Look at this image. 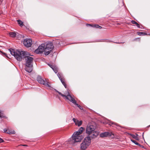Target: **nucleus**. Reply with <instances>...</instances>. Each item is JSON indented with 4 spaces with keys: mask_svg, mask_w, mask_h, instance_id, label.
<instances>
[{
    "mask_svg": "<svg viewBox=\"0 0 150 150\" xmlns=\"http://www.w3.org/2000/svg\"><path fill=\"white\" fill-rule=\"evenodd\" d=\"M57 76H58L59 79L61 81V82L64 86V87L66 88H67V85L64 81V80L62 76V74L61 73H58L57 74Z\"/></svg>",
    "mask_w": 150,
    "mask_h": 150,
    "instance_id": "10",
    "label": "nucleus"
},
{
    "mask_svg": "<svg viewBox=\"0 0 150 150\" xmlns=\"http://www.w3.org/2000/svg\"><path fill=\"white\" fill-rule=\"evenodd\" d=\"M3 117V115L2 114V113L1 112V110H0V117Z\"/></svg>",
    "mask_w": 150,
    "mask_h": 150,
    "instance_id": "27",
    "label": "nucleus"
},
{
    "mask_svg": "<svg viewBox=\"0 0 150 150\" xmlns=\"http://www.w3.org/2000/svg\"><path fill=\"white\" fill-rule=\"evenodd\" d=\"M25 58L26 61V66L29 67L30 65H32V63L33 62V58L29 56H25V55L24 57Z\"/></svg>",
    "mask_w": 150,
    "mask_h": 150,
    "instance_id": "6",
    "label": "nucleus"
},
{
    "mask_svg": "<svg viewBox=\"0 0 150 150\" xmlns=\"http://www.w3.org/2000/svg\"><path fill=\"white\" fill-rule=\"evenodd\" d=\"M116 124V125H117V124L116 123H114L113 122H111L110 123L109 125H111V124Z\"/></svg>",
    "mask_w": 150,
    "mask_h": 150,
    "instance_id": "28",
    "label": "nucleus"
},
{
    "mask_svg": "<svg viewBox=\"0 0 150 150\" xmlns=\"http://www.w3.org/2000/svg\"><path fill=\"white\" fill-rule=\"evenodd\" d=\"M52 67V69H53V70L55 72V73H57L58 71V69L57 68V67L54 66V67Z\"/></svg>",
    "mask_w": 150,
    "mask_h": 150,
    "instance_id": "19",
    "label": "nucleus"
},
{
    "mask_svg": "<svg viewBox=\"0 0 150 150\" xmlns=\"http://www.w3.org/2000/svg\"><path fill=\"white\" fill-rule=\"evenodd\" d=\"M131 22L132 24H135L136 25H138V23L134 21H132Z\"/></svg>",
    "mask_w": 150,
    "mask_h": 150,
    "instance_id": "26",
    "label": "nucleus"
},
{
    "mask_svg": "<svg viewBox=\"0 0 150 150\" xmlns=\"http://www.w3.org/2000/svg\"><path fill=\"white\" fill-rule=\"evenodd\" d=\"M136 25L138 27V28H140V25L138 23V25Z\"/></svg>",
    "mask_w": 150,
    "mask_h": 150,
    "instance_id": "32",
    "label": "nucleus"
},
{
    "mask_svg": "<svg viewBox=\"0 0 150 150\" xmlns=\"http://www.w3.org/2000/svg\"><path fill=\"white\" fill-rule=\"evenodd\" d=\"M4 132L6 133L8 132V130L7 129H4Z\"/></svg>",
    "mask_w": 150,
    "mask_h": 150,
    "instance_id": "29",
    "label": "nucleus"
},
{
    "mask_svg": "<svg viewBox=\"0 0 150 150\" xmlns=\"http://www.w3.org/2000/svg\"><path fill=\"white\" fill-rule=\"evenodd\" d=\"M4 142V140L1 139V138H0V143L2 142Z\"/></svg>",
    "mask_w": 150,
    "mask_h": 150,
    "instance_id": "30",
    "label": "nucleus"
},
{
    "mask_svg": "<svg viewBox=\"0 0 150 150\" xmlns=\"http://www.w3.org/2000/svg\"><path fill=\"white\" fill-rule=\"evenodd\" d=\"M73 120L74 122L76 125H78V126H80L82 124V121H79L77 119L73 118Z\"/></svg>",
    "mask_w": 150,
    "mask_h": 150,
    "instance_id": "12",
    "label": "nucleus"
},
{
    "mask_svg": "<svg viewBox=\"0 0 150 150\" xmlns=\"http://www.w3.org/2000/svg\"><path fill=\"white\" fill-rule=\"evenodd\" d=\"M74 97V96H73L71 99H70V100L69 101L71 102L74 104L78 106L79 108L81 110H83V108H82V107L80 105H78V104L76 103V101L75 100Z\"/></svg>",
    "mask_w": 150,
    "mask_h": 150,
    "instance_id": "11",
    "label": "nucleus"
},
{
    "mask_svg": "<svg viewBox=\"0 0 150 150\" xmlns=\"http://www.w3.org/2000/svg\"><path fill=\"white\" fill-rule=\"evenodd\" d=\"M16 33L14 32H11L9 33V35L11 37H16Z\"/></svg>",
    "mask_w": 150,
    "mask_h": 150,
    "instance_id": "20",
    "label": "nucleus"
},
{
    "mask_svg": "<svg viewBox=\"0 0 150 150\" xmlns=\"http://www.w3.org/2000/svg\"><path fill=\"white\" fill-rule=\"evenodd\" d=\"M18 23L20 25H23V22L20 20L17 21Z\"/></svg>",
    "mask_w": 150,
    "mask_h": 150,
    "instance_id": "24",
    "label": "nucleus"
},
{
    "mask_svg": "<svg viewBox=\"0 0 150 150\" xmlns=\"http://www.w3.org/2000/svg\"><path fill=\"white\" fill-rule=\"evenodd\" d=\"M51 50L49 49L46 47L44 48V54L46 55H48L50 53Z\"/></svg>",
    "mask_w": 150,
    "mask_h": 150,
    "instance_id": "16",
    "label": "nucleus"
},
{
    "mask_svg": "<svg viewBox=\"0 0 150 150\" xmlns=\"http://www.w3.org/2000/svg\"><path fill=\"white\" fill-rule=\"evenodd\" d=\"M55 90L62 96L65 97L66 99L68 100H70V99H71V98L73 96H72L69 93L68 91H67L66 93H65L64 94L56 90Z\"/></svg>",
    "mask_w": 150,
    "mask_h": 150,
    "instance_id": "8",
    "label": "nucleus"
},
{
    "mask_svg": "<svg viewBox=\"0 0 150 150\" xmlns=\"http://www.w3.org/2000/svg\"><path fill=\"white\" fill-rule=\"evenodd\" d=\"M45 47L49 49V50H52V49L54 47V46L53 44L52 43L48 42L46 45Z\"/></svg>",
    "mask_w": 150,
    "mask_h": 150,
    "instance_id": "13",
    "label": "nucleus"
},
{
    "mask_svg": "<svg viewBox=\"0 0 150 150\" xmlns=\"http://www.w3.org/2000/svg\"><path fill=\"white\" fill-rule=\"evenodd\" d=\"M91 139L89 137H86L82 143L81 144V148L82 150L85 149L90 144Z\"/></svg>",
    "mask_w": 150,
    "mask_h": 150,
    "instance_id": "4",
    "label": "nucleus"
},
{
    "mask_svg": "<svg viewBox=\"0 0 150 150\" xmlns=\"http://www.w3.org/2000/svg\"><path fill=\"white\" fill-rule=\"evenodd\" d=\"M93 26L95 28H98L99 29H101L102 28L101 26H100L98 25H93Z\"/></svg>",
    "mask_w": 150,
    "mask_h": 150,
    "instance_id": "25",
    "label": "nucleus"
},
{
    "mask_svg": "<svg viewBox=\"0 0 150 150\" xmlns=\"http://www.w3.org/2000/svg\"><path fill=\"white\" fill-rule=\"evenodd\" d=\"M32 65H30V66L29 67L26 66L25 67V71L29 73L31 72L32 71Z\"/></svg>",
    "mask_w": 150,
    "mask_h": 150,
    "instance_id": "14",
    "label": "nucleus"
},
{
    "mask_svg": "<svg viewBox=\"0 0 150 150\" xmlns=\"http://www.w3.org/2000/svg\"><path fill=\"white\" fill-rule=\"evenodd\" d=\"M49 66L52 69V67H54V66L52 65H49Z\"/></svg>",
    "mask_w": 150,
    "mask_h": 150,
    "instance_id": "31",
    "label": "nucleus"
},
{
    "mask_svg": "<svg viewBox=\"0 0 150 150\" xmlns=\"http://www.w3.org/2000/svg\"><path fill=\"white\" fill-rule=\"evenodd\" d=\"M83 138V137L82 135L74 133L71 138L69 139L67 142L70 144H73L75 142H80Z\"/></svg>",
    "mask_w": 150,
    "mask_h": 150,
    "instance_id": "3",
    "label": "nucleus"
},
{
    "mask_svg": "<svg viewBox=\"0 0 150 150\" xmlns=\"http://www.w3.org/2000/svg\"><path fill=\"white\" fill-rule=\"evenodd\" d=\"M149 127L150 126V125L149 126Z\"/></svg>",
    "mask_w": 150,
    "mask_h": 150,
    "instance_id": "36",
    "label": "nucleus"
},
{
    "mask_svg": "<svg viewBox=\"0 0 150 150\" xmlns=\"http://www.w3.org/2000/svg\"><path fill=\"white\" fill-rule=\"evenodd\" d=\"M109 135V133L108 132H105L100 134V137H107Z\"/></svg>",
    "mask_w": 150,
    "mask_h": 150,
    "instance_id": "15",
    "label": "nucleus"
},
{
    "mask_svg": "<svg viewBox=\"0 0 150 150\" xmlns=\"http://www.w3.org/2000/svg\"><path fill=\"white\" fill-rule=\"evenodd\" d=\"M137 34L140 36L144 35H146V34L144 32H138Z\"/></svg>",
    "mask_w": 150,
    "mask_h": 150,
    "instance_id": "23",
    "label": "nucleus"
},
{
    "mask_svg": "<svg viewBox=\"0 0 150 150\" xmlns=\"http://www.w3.org/2000/svg\"><path fill=\"white\" fill-rule=\"evenodd\" d=\"M86 25H87V26L89 25V26H92V25H91L90 24H87Z\"/></svg>",
    "mask_w": 150,
    "mask_h": 150,
    "instance_id": "33",
    "label": "nucleus"
},
{
    "mask_svg": "<svg viewBox=\"0 0 150 150\" xmlns=\"http://www.w3.org/2000/svg\"><path fill=\"white\" fill-rule=\"evenodd\" d=\"M11 54L18 61H21L23 58H24L25 55L27 54V52L24 51H15L12 49H8Z\"/></svg>",
    "mask_w": 150,
    "mask_h": 150,
    "instance_id": "2",
    "label": "nucleus"
},
{
    "mask_svg": "<svg viewBox=\"0 0 150 150\" xmlns=\"http://www.w3.org/2000/svg\"><path fill=\"white\" fill-rule=\"evenodd\" d=\"M45 45L44 44H42L40 45L35 51V52L36 54L42 53L44 51Z\"/></svg>",
    "mask_w": 150,
    "mask_h": 150,
    "instance_id": "7",
    "label": "nucleus"
},
{
    "mask_svg": "<svg viewBox=\"0 0 150 150\" xmlns=\"http://www.w3.org/2000/svg\"><path fill=\"white\" fill-rule=\"evenodd\" d=\"M3 0H0V4L1 3V2L3 1Z\"/></svg>",
    "mask_w": 150,
    "mask_h": 150,
    "instance_id": "34",
    "label": "nucleus"
},
{
    "mask_svg": "<svg viewBox=\"0 0 150 150\" xmlns=\"http://www.w3.org/2000/svg\"><path fill=\"white\" fill-rule=\"evenodd\" d=\"M83 130V127H81L79 128L77 131L74 132V133L78 134L81 135Z\"/></svg>",
    "mask_w": 150,
    "mask_h": 150,
    "instance_id": "17",
    "label": "nucleus"
},
{
    "mask_svg": "<svg viewBox=\"0 0 150 150\" xmlns=\"http://www.w3.org/2000/svg\"><path fill=\"white\" fill-rule=\"evenodd\" d=\"M4 54L6 55V54L5 53H4Z\"/></svg>",
    "mask_w": 150,
    "mask_h": 150,
    "instance_id": "35",
    "label": "nucleus"
},
{
    "mask_svg": "<svg viewBox=\"0 0 150 150\" xmlns=\"http://www.w3.org/2000/svg\"><path fill=\"white\" fill-rule=\"evenodd\" d=\"M37 80L40 84L43 85L46 87H50L46 80L45 79H43L40 76H38L37 77Z\"/></svg>",
    "mask_w": 150,
    "mask_h": 150,
    "instance_id": "5",
    "label": "nucleus"
},
{
    "mask_svg": "<svg viewBox=\"0 0 150 150\" xmlns=\"http://www.w3.org/2000/svg\"><path fill=\"white\" fill-rule=\"evenodd\" d=\"M131 140L132 142L134 143L135 144L138 145L139 146H141V145L139 144L135 140L132 139H131Z\"/></svg>",
    "mask_w": 150,
    "mask_h": 150,
    "instance_id": "22",
    "label": "nucleus"
},
{
    "mask_svg": "<svg viewBox=\"0 0 150 150\" xmlns=\"http://www.w3.org/2000/svg\"><path fill=\"white\" fill-rule=\"evenodd\" d=\"M129 134L133 138L137 140H138L139 139V138L138 137V135L137 134Z\"/></svg>",
    "mask_w": 150,
    "mask_h": 150,
    "instance_id": "18",
    "label": "nucleus"
},
{
    "mask_svg": "<svg viewBox=\"0 0 150 150\" xmlns=\"http://www.w3.org/2000/svg\"><path fill=\"white\" fill-rule=\"evenodd\" d=\"M96 126L92 123H90L87 125L86 129V133L88 135L87 137L89 138H96L99 134L98 132L95 131Z\"/></svg>",
    "mask_w": 150,
    "mask_h": 150,
    "instance_id": "1",
    "label": "nucleus"
},
{
    "mask_svg": "<svg viewBox=\"0 0 150 150\" xmlns=\"http://www.w3.org/2000/svg\"><path fill=\"white\" fill-rule=\"evenodd\" d=\"M23 44L24 46L27 47L31 46L32 44V41L31 40L29 39H26L23 40Z\"/></svg>",
    "mask_w": 150,
    "mask_h": 150,
    "instance_id": "9",
    "label": "nucleus"
},
{
    "mask_svg": "<svg viewBox=\"0 0 150 150\" xmlns=\"http://www.w3.org/2000/svg\"><path fill=\"white\" fill-rule=\"evenodd\" d=\"M7 133L9 134H14L15 133V132L14 131H12L10 130H8V132H6Z\"/></svg>",
    "mask_w": 150,
    "mask_h": 150,
    "instance_id": "21",
    "label": "nucleus"
}]
</instances>
